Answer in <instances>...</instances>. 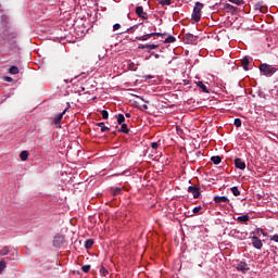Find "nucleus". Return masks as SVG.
Listing matches in <instances>:
<instances>
[{
    "mask_svg": "<svg viewBox=\"0 0 278 278\" xmlns=\"http://www.w3.org/2000/svg\"><path fill=\"white\" fill-rule=\"evenodd\" d=\"M258 68L262 75H264L265 77H273V75H275V73H277L278 71L277 66H273L268 63L261 64Z\"/></svg>",
    "mask_w": 278,
    "mask_h": 278,
    "instance_id": "1",
    "label": "nucleus"
},
{
    "mask_svg": "<svg viewBox=\"0 0 278 278\" xmlns=\"http://www.w3.org/2000/svg\"><path fill=\"white\" fill-rule=\"evenodd\" d=\"M203 8H204L203 3L195 2V5L192 12V21H194V23H199V21H201V10H203Z\"/></svg>",
    "mask_w": 278,
    "mask_h": 278,
    "instance_id": "2",
    "label": "nucleus"
},
{
    "mask_svg": "<svg viewBox=\"0 0 278 278\" xmlns=\"http://www.w3.org/2000/svg\"><path fill=\"white\" fill-rule=\"evenodd\" d=\"M188 192L193 195V199H199V197H201V188L197 186L188 187Z\"/></svg>",
    "mask_w": 278,
    "mask_h": 278,
    "instance_id": "3",
    "label": "nucleus"
},
{
    "mask_svg": "<svg viewBox=\"0 0 278 278\" xmlns=\"http://www.w3.org/2000/svg\"><path fill=\"white\" fill-rule=\"evenodd\" d=\"M197 36L192 35V34H186L184 37V42L186 45H197Z\"/></svg>",
    "mask_w": 278,
    "mask_h": 278,
    "instance_id": "4",
    "label": "nucleus"
},
{
    "mask_svg": "<svg viewBox=\"0 0 278 278\" xmlns=\"http://www.w3.org/2000/svg\"><path fill=\"white\" fill-rule=\"evenodd\" d=\"M68 108H71V103L67 102L66 109L54 117V125H59V123H62V118H64V115L66 114V112H68Z\"/></svg>",
    "mask_w": 278,
    "mask_h": 278,
    "instance_id": "5",
    "label": "nucleus"
},
{
    "mask_svg": "<svg viewBox=\"0 0 278 278\" xmlns=\"http://www.w3.org/2000/svg\"><path fill=\"white\" fill-rule=\"evenodd\" d=\"M252 245L254 247V249H258L261 250L264 247V243H262V239H260L258 237H252Z\"/></svg>",
    "mask_w": 278,
    "mask_h": 278,
    "instance_id": "6",
    "label": "nucleus"
},
{
    "mask_svg": "<svg viewBox=\"0 0 278 278\" xmlns=\"http://www.w3.org/2000/svg\"><path fill=\"white\" fill-rule=\"evenodd\" d=\"M154 36H166V34H162V33H152V34H147L143 35L141 37H137V40H149V38H153Z\"/></svg>",
    "mask_w": 278,
    "mask_h": 278,
    "instance_id": "7",
    "label": "nucleus"
},
{
    "mask_svg": "<svg viewBox=\"0 0 278 278\" xmlns=\"http://www.w3.org/2000/svg\"><path fill=\"white\" fill-rule=\"evenodd\" d=\"M235 166H236V168H239V170H244V168H247V163H244V161H242V159H236Z\"/></svg>",
    "mask_w": 278,
    "mask_h": 278,
    "instance_id": "8",
    "label": "nucleus"
},
{
    "mask_svg": "<svg viewBox=\"0 0 278 278\" xmlns=\"http://www.w3.org/2000/svg\"><path fill=\"white\" fill-rule=\"evenodd\" d=\"M214 202L215 203H218V204H220V203H229V198H227V197H225V195H216L215 198H214Z\"/></svg>",
    "mask_w": 278,
    "mask_h": 278,
    "instance_id": "9",
    "label": "nucleus"
},
{
    "mask_svg": "<svg viewBox=\"0 0 278 278\" xmlns=\"http://www.w3.org/2000/svg\"><path fill=\"white\" fill-rule=\"evenodd\" d=\"M136 14L139 16V18H147V13H144V9L142 7L136 8Z\"/></svg>",
    "mask_w": 278,
    "mask_h": 278,
    "instance_id": "10",
    "label": "nucleus"
},
{
    "mask_svg": "<svg viewBox=\"0 0 278 278\" xmlns=\"http://www.w3.org/2000/svg\"><path fill=\"white\" fill-rule=\"evenodd\" d=\"M237 269L240 270L241 273H248L249 264L241 262L240 264H238Z\"/></svg>",
    "mask_w": 278,
    "mask_h": 278,
    "instance_id": "11",
    "label": "nucleus"
},
{
    "mask_svg": "<svg viewBox=\"0 0 278 278\" xmlns=\"http://www.w3.org/2000/svg\"><path fill=\"white\" fill-rule=\"evenodd\" d=\"M8 73H9L10 75H18V73H21V71L18 70V67H17L16 65H12V66L9 68Z\"/></svg>",
    "mask_w": 278,
    "mask_h": 278,
    "instance_id": "12",
    "label": "nucleus"
},
{
    "mask_svg": "<svg viewBox=\"0 0 278 278\" xmlns=\"http://www.w3.org/2000/svg\"><path fill=\"white\" fill-rule=\"evenodd\" d=\"M197 86H198V88H201L202 92L210 93L207 86H205V84H203V81H198Z\"/></svg>",
    "mask_w": 278,
    "mask_h": 278,
    "instance_id": "13",
    "label": "nucleus"
},
{
    "mask_svg": "<svg viewBox=\"0 0 278 278\" xmlns=\"http://www.w3.org/2000/svg\"><path fill=\"white\" fill-rule=\"evenodd\" d=\"M27 157H29V152L24 150L20 153V159L22 160V162H27Z\"/></svg>",
    "mask_w": 278,
    "mask_h": 278,
    "instance_id": "14",
    "label": "nucleus"
},
{
    "mask_svg": "<svg viewBox=\"0 0 278 278\" xmlns=\"http://www.w3.org/2000/svg\"><path fill=\"white\" fill-rule=\"evenodd\" d=\"M241 64H242L244 71H249V64H250L249 58L244 56L241 61Z\"/></svg>",
    "mask_w": 278,
    "mask_h": 278,
    "instance_id": "15",
    "label": "nucleus"
},
{
    "mask_svg": "<svg viewBox=\"0 0 278 278\" xmlns=\"http://www.w3.org/2000/svg\"><path fill=\"white\" fill-rule=\"evenodd\" d=\"M117 131H121L122 134H129V128L127 127V124H122Z\"/></svg>",
    "mask_w": 278,
    "mask_h": 278,
    "instance_id": "16",
    "label": "nucleus"
},
{
    "mask_svg": "<svg viewBox=\"0 0 278 278\" xmlns=\"http://www.w3.org/2000/svg\"><path fill=\"white\" fill-rule=\"evenodd\" d=\"M93 245H94V240H92V239H88V240L85 242V248H86L87 250L92 249Z\"/></svg>",
    "mask_w": 278,
    "mask_h": 278,
    "instance_id": "17",
    "label": "nucleus"
},
{
    "mask_svg": "<svg viewBox=\"0 0 278 278\" xmlns=\"http://www.w3.org/2000/svg\"><path fill=\"white\" fill-rule=\"evenodd\" d=\"M97 125H98V127H100L102 132L110 131V128L108 126H105V124L103 122L98 123Z\"/></svg>",
    "mask_w": 278,
    "mask_h": 278,
    "instance_id": "18",
    "label": "nucleus"
},
{
    "mask_svg": "<svg viewBox=\"0 0 278 278\" xmlns=\"http://www.w3.org/2000/svg\"><path fill=\"white\" fill-rule=\"evenodd\" d=\"M211 162H213V164H220L223 162V157H220V156H212L211 157Z\"/></svg>",
    "mask_w": 278,
    "mask_h": 278,
    "instance_id": "19",
    "label": "nucleus"
},
{
    "mask_svg": "<svg viewBox=\"0 0 278 278\" xmlns=\"http://www.w3.org/2000/svg\"><path fill=\"white\" fill-rule=\"evenodd\" d=\"M8 266V263H5V260L0 261V275L5 270Z\"/></svg>",
    "mask_w": 278,
    "mask_h": 278,
    "instance_id": "20",
    "label": "nucleus"
},
{
    "mask_svg": "<svg viewBox=\"0 0 278 278\" xmlns=\"http://www.w3.org/2000/svg\"><path fill=\"white\" fill-rule=\"evenodd\" d=\"M117 123H118V125H123L125 123V115L118 114L117 115Z\"/></svg>",
    "mask_w": 278,
    "mask_h": 278,
    "instance_id": "21",
    "label": "nucleus"
},
{
    "mask_svg": "<svg viewBox=\"0 0 278 278\" xmlns=\"http://www.w3.org/2000/svg\"><path fill=\"white\" fill-rule=\"evenodd\" d=\"M240 223H249V215H242L238 217Z\"/></svg>",
    "mask_w": 278,
    "mask_h": 278,
    "instance_id": "22",
    "label": "nucleus"
},
{
    "mask_svg": "<svg viewBox=\"0 0 278 278\" xmlns=\"http://www.w3.org/2000/svg\"><path fill=\"white\" fill-rule=\"evenodd\" d=\"M231 192L233 197H240V189H238V187H232Z\"/></svg>",
    "mask_w": 278,
    "mask_h": 278,
    "instance_id": "23",
    "label": "nucleus"
},
{
    "mask_svg": "<svg viewBox=\"0 0 278 278\" xmlns=\"http://www.w3.org/2000/svg\"><path fill=\"white\" fill-rule=\"evenodd\" d=\"M176 38L173 37V36H168L166 39H165V43L166 45H170L173 42H175Z\"/></svg>",
    "mask_w": 278,
    "mask_h": 278,
    "instance_id": "24",
    "label": "nucleus"
},
{
    "mask_svg": "<svg viewBox=\"0 0 278 278\" xmlns=\"http://www.w3.org/2000/svg\"><path fill=\"white\" fill-rule=\"evenodd\" d=\"M10 253V249L8 247H4L0 250V255H8Z\"/></svg>",
    "mask_w": 278,
    "mask_h": 278,
    "instance_id": "25",
    "label": "nucleus"
},
{
    "mask_svg": "<svg viewBox=\"0 0 278 278\" xmlns=\"http://www.w3.org/2000/svg\"><path fill=\"white\" fill-rule=\"evenodd\" d=\"M233 125H235V127H242V119L235 118Z\"/></svg>",
    "mask_w": 278,
    "mask_h": 278,
    "instance_id": "26",
    "label": "nucleus"
},
{
    "mask_svg": "<svg viewBox=\"0 0 278 278\" xmlns=\"http://www.w3.org/2000/svg\"><path fill=\"white\" fill-rule=\"evenodd\" d=\"M122 191H123V189H121V187L113 189V197L121 194Z\"/></svg>",
    "mask_w": 278,
    "mask_h": 278,
    "instance_id": "27",
    "label": "nucleus"
},
{
    "mask_svg": "<svg viewBox=\"0 0 278 278\" xmlns=\"http://www.w3.org/2000/svg\"><path fill=\"white\" fill-rule=\"evenodd\" d=\"M229 3H233L235 5H242L244 3L242 0H228Z\"/></svg>",
    "mask_w": 278,
    "mask_h": 278,
    "instance_id": "28",
    "label": "nucleus"
},
{
    "mask_svg": "<svg viewBox=\"0 0 278 278\" xmlns=\"http://www.w3.org/2000/svg\"><path fill=\"white\" fill-rule=\"evenodd\" d=\"M101 114H102V118H104V121H108V118H109V116H110V113H108L106 110H103V111L101 112Z\"/></svg>",
    "mask_w": 278,
    "mask_h": 278,
    "instance_id": "29",
    "label": "nucleus"
},
{
    "mask_svg": "<svg viewBox=\"0 0 278 278\" xmlns=\"http://www.w3.org/2000/svg\"><path fill=\"white\" fill-rule=\"evenodd\" d=\"M146 47L147 49H150V51H153V49H157L159 46L153 43L152 45L147 43Z\"/></svg>",
    "mask_w": 278,
    "mask_h": 278,
    "instance_id": "30",
    "label": "nucleus"
},
{
    "mask_svg": "<svg viewBox=\"0 0 278 278\" xmlns=\"http://www.w3.org/2000/svg\"><path fill=\"white\" fill-rule=\"evenodd\" d=\"M83 273H90V265H84L81 267Z\"/></svg>",
    "mask_w": 278,
    "mask_h": 278,
    "instance_id": "31",
    "label": "nucleus"
},
{
    "mask_svg": "<svg viewBox=\"0 0 278 278\" xmlns=\"http://www.w3.org/2000/svg\"><path fill=\"white\" fill-rule=\"evenodd\" d=\"M161 5H170V0H160Z\"/></svg>",
    "mask_w": 278,
    "mask_h": 278,
    "instance_id": "32",
    "label": "nucleus"
},
{
    "mask_svg": "<svg viewBox=\"0 0 278 278\" xmlns=\"http://www.w3.org/2000/svg\"><path fill=\"white\" fill-rule=\"evenodd\" d=\"M100 274L102 275V277H105V275H108V269H105V267H101Z\"/></svg>",
    "mask_w": 278,
    "mask_h": 278,
    "instance_id": "33",
    "label": "nucleus"
},
{
    "mask_svg": "<svg viewBox=\"0 0 278 278\" xmlns=\"http://www.w3.org/2000/svg\"><path fill=\"white\" fill-rule=\"evenodd\" d=\"M201 210H202L201 206H195V207L193 208V214H201Z\"/></svg>",
    "mask_w": 278,
    "mask_h": 278,
    "instance_id": "34",
    "label": "nucleus"
},
{
    "mask_svg": "<svg viewBox=\"0 0 278 278\" xmlns=\"http://www.w3.org/2000/svg\"><path fill=\"white\" fill-rule=\"evenodd\" d=\"M151 147H152V149H153L154 151H156V149H159V147H160V143H157V142H152V143H151Z\"/></svg>",
    "mask_w": 278,
    "mask_h": 278,
    "instance_id": "35",
    "label": "nucleus"
},
{
    "mask_svg": "<svg viewBox=\"0 0 278 278\" xmlns=\"http://www.w3.org/2000/svg\"><path fill=\"white\" fill-rule=\"evenodd\" d=\"M3 81L12 83V81H14V79L12 77H10V76H4L3 77Z\"/></svg>",
    "mask_w": 278,
    "mask_h": 278,
    "instance_id": "36",
    "label": "nucleus"
},
{
    "mask_svg": "<svg viewBox=\"0 0 278 278\" xmlns=\"http://www.w3.org/2000/svg\"><path fill=\"white\" fill-rule=\"evenodd\" d=\"M11 38L14 40V38H16V33H11L9 37H7V40H10Z\"/></svg>",
    "mask_w": 278,
    "mask_h": 278,
    "instance_id": "37",
    "label": "nucleus"
},
{
    "mask_svg": "<svg viewBox=\"0 0 278 278\" xmlns=\"http://www.w3.org/2000/svg\"><path fill=\"white\" fill-rule=\"evenodd\" d=\"M269 240L274 241V242H278V235H274L269 238Z\"/></svg>",
    "mask_w": 278,
    "mask_h": 278,
    "instance_id": "38",
    "label": "nucleus"
},
{
    "mask_svg": "<svg viewBox=\"0 0 278 278\" xmlns=\"http://www.w3.org/2000/svg\"><path fill=\"white\" fill-rule=\"evenodd\" d=\"M226 10H236V8L231 4H226Z\"/></svg>",
    "mask_w": 278,
    "mask_h": 278,
    "instance_id": "39",
    "label": "nucleus"
},
{
    "mask_svg": "<svg viewBox=\"0 0 278 278\" xmlns=\"http://www.w3.org/2000/svg\"><path fill=\"white\" fill-rule=\"evenodd\" d=\"M121 28V24H115L114 26H113V30L114 31H117V29H119Z\"/></svg>",
    "mask_w": 278,
    "mask_h": 278,
    "instance_id": "40",
    "label": "nucleus"
},
{
    "mask_svg": "<svg viewBox=\"0 0 278 278\" xmlns=\"http://www.w3.org/2000/svg\"><path fill=\"white\" fill-rule=\"evenodd\" d=\"M143 78H144L146 81H147V79H153V76H152V75H144Z\"/></svg>",
    "mask_w": 278,
    "mask_h": 278,
    "instance_id": "41",
    "label": "nucleus"
},
{
    "mask_svg": "<svg viewBox=\"0 0 278 278\" xmlns=\"http://www.w3.org/2000/svg\"><path fill=\"white\" fill-rule=\"evenodd\" d=\"M135 27H138V25H135L126 30L127 34L131 33V29H135Z\"/></svg>",
    "mask_w": 278,
    "mask_h": 278,
    "instance_id": "42",
    "label": "nucleus"
},
{
    "mask_svg": "<svg viewBox=\"0 0 278 278\" xmlns=\"http://www.w3.org/2000/svg\"><path fill=\"white\" fill-rule=\"evenodd\" d=\"M58 238H60V237L54 238V241H53L54 247H58Z\"/></svg>",
    "mask_w": 278,
    "mask_h": 278,
    "instance_id": "43",
    "label": "nucleus"
},
{
    "mask_svg": "<svg viewBox=\"0 0 278 278\" xmlns=\"http://www.w3.org/2000/svg\"><path fill=\"white\" fill-rule=\"evenodd\" d=\"M151 55H154L156 60L160 58V54H155L154 52H152Z\"/></svg>",
    "mask_w": 278,
    "mask_h": 278,
    "instance_id": "44",
    "label": "nucleus"
},
{
    "mask_svg": "<svg viewBox=\"0 0 278 278\" xmlns=\"http://www.w3.org/2000/svg\"><path fill=\"white\" fill-rule=\"evenodd\" d=\"M139 49H147V45H140Z\"/></svg>",
    "mask_w": 278,
    "mask_h": 278,
    "instance_id": "45",
    "label": "nucleus"
},
{
    "mask_svg": "<svg viewBox=\"0 0 278 278\" xmlns=\"http://www.w3.org/2000/svg\"><path fill=\"white\" fill-rule=\"evenodd\" d=\"M125 116L126 118H131V113H126Z\"/></svg>",
    "mask_w": 278,
    "mask_h": 278,
    "instance_id": "46",
    "label": "nucleus"
},
{
    "mask_svg": "<svg viewBox=\"0 0 278 278\" xmlns=\"http://www.w3.org/2000/svg\"><path fill=\"white\" fill-rule=\"evenodd\" d=\"M143 110H149V105L143 104Z\"/></svg>",
    "mask_w": 278,
    "mask_h": 278,
    "instance_id": "47",
    "label": "nucleus"
},
{
    "mask_svg": "<svg viewBox=\"0 0 278 278\" xmlns=\"http://www.w3.org/2000/svg\"><path fill=\"white\" fill-rule=\"evenodd\" d=\"M261 233H263L264 236H266V233H264V230H263V229H261Z\"/></svg>",
    "mask_w": 278,
    "mask_h": 278,
    "instance_id": "48",
    "label": "nucleus"
},
{
    "mask_svg": "<svg viewBox=\"0 0 278 278\" xmlns=\"http://www.w3.org/2000/svg\"><path fill=\"white\" fill-rule=\"evenodd\" d=\"M153 29H154V31H155V26H153Z\"/></svg>",
    "mask_w": 278,
    "mask_h": 278,
    "instance_id": "49",
    "label": "nucleus"
}]
</instances>
